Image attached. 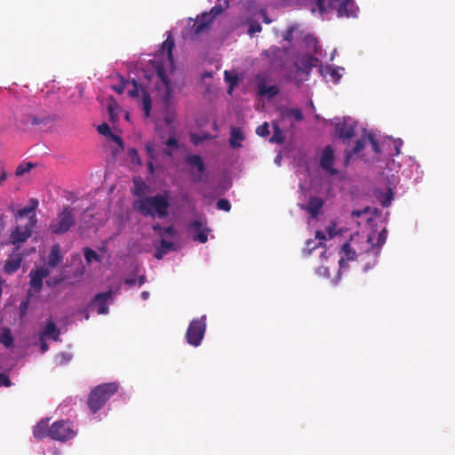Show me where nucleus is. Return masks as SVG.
<instances>
[{
	"label": "nucleus",
	"mask_w": 455,
	"mask_h": 455,
	"mask_svg": "<svg viewBox=\"0 0 455 455\" xmlns=\"http://www.w3.org/2000/svg\"><path fill=\"white\" fill-rule=\"evenodd\" d=\"M22 262V255L19 252V247L15 248L9 259L4 262L3 270L7 275H12L19 270Z\"/></svg>",
	"instance_id": "obj_22"
},
{
	"label": "nucleus",
	"mask_w": 455,
	"mask_h": 455,
	"mask_svg": "<svg viewBox=\"0 0 455 455\" xmlns=\"http://www.w3.org/2000/svg\"><path fill=\"white\" fill-rule=\"evenodd\" d=\"M146 281H147V279L144 275H140L139 278L137 279L138 286L139 287L142 286L146 283Z\"/></svg>",
	"instance_id": "obj_58"
},
{
	"label": "nucleus",
	"mask_w": 455,
	"mask_h": 455,
	"mask_svg": "<svg viewBox=\"0 0 455 455\" xmlns=\"http://www.w3.org/2000/svg\"><path fill=\"white\" fill-rule=\"evenodd\" d=\"M165 254L167 253L164 252L163 249L159 246L155 252V258L157 259H161Z\"/></svg>",
	"instance_id": "obj_56"
},
{
	"label": "nucleus",
	"mask_w": 455,
	"mask_h": 455,
	"mask_svg": "<svg viewBox=\"0 0 455 455\" xmlns=\"http://www.w3.org/2000/svg\"><path fill=\"white\" fill-rule=\"evenodd\" d=\"M377 264V260L374 259L372 264L367 263L363 267V271L367 272L369 269L372 268Z\"/></svg>",
	"instance_id": "obj_60"
},
{
	"label": "nucleus",
	"mask_w": 455,
	"mask_h": 455,
	"mask_svg": "<svg viewBox=\"0 0 455 455\" xmlns=\"http://www.w3.org/2000/svg\"><path fill=\"white\" fill-rule=\"evenodd\" d=\"M148 190V185L143 181L134 180L133 195L136 196H144Z\"/></svg>",
	"instance_id": "obj_39"
},
{
	"label": "nucleus",
	"mask_w": 455,
	"mask_h": 455,
	"mask_svg": "<svg viewBox=\"0 0 455 455\" xmlns=\"http://www.w3.org/2000/svg\"><path fill=\"white\" fill-rule=\"evenodd\" d=\"M393 180L388 182V188L387 190H383L381 188H376L374 190L375 198L380 203V204L387 208L389 207L392 204L394 198V193L392 187L395 186L396 180L393 176Z\"/></svg>",
	"instance_id": "obj_20"
},
{
	"label": "nucleus",
	"mask_w": 455,
	"mask_h": 455,
	"mask_svg": "<svg viewBox=\"0 0 455 455\" xmlns=\"http://www.w3.org/2000/svg\"><path fill=\"white\" fill-rule=\"evenodd\" d=\"M326 234L321 230L316 231L315 233V239L318 240V243H316L315 240L308 239L306 243V248L303 249V253L305 255H310L312 251H314L315 248L320 247L323 245V242L329 239H331L336 235V225L335 223H331V225H328L325 228Z\"/></svg>",
	"instance_id": "obj_13"
},
{
	"label": "nucleus",
	"mask_w": 455,
	"mask_h": 455,
	"mask_svg": "<svg viewBox=\"0 0 455 455\" xmlns=\"http://www.w3.org/2000/svg\"><path fill=\"white\" fill-rule=\"evenodd\" d=\"M323 204V201L317 196H311L307 204V205L304 204H299L301 209L306 210L311 218H316L318 215L320 210L322 209Z\"/></svg>",
	"instance_id": "obj_25"
},
{
	"label": "nucleus",
	"mask_w": 455,
	"mask_h": 455,
	"mask_svg": "<svg viewBox=\"0 0 455 455\" xmlns=\"http://www.w3.org/2000/svg\"><path fill=\"white\" fill-rule=\"evenodd\" d=\"M149 292L147 291H144L140 293V298L143 299V300H147L148 298H149Z\"/></svg>",
	"instance_id": "obj_63"
},
{
	"label": "nucleus",
	"mask_w": 455,
	"mask_h": 455,
	"mask_svg": "<svg viewBox=\"0 0 455 455\" xmlns=\"http://www.w3.org/2000/svg\"><path fill=\"white\" fill-rule=\"evenodd\" d=\"M146 149H147L148 156L150 158H154V156H153V152H154L153 146L150 145V144H148V145H146Z\"/></svg>",
	"instance_id": "obj_59"
},
{
	"label": "nucleus",
	"mask_w": 455,
	"mask_h": 455,
	"mask_svg": "<svg viewBox=\"0 0 455 455\" xmlns=\"http://www.w3.org/2000/svg\"><path fill=\"white\" fill-rule=\"evenodd\" d=\"M5 179H6V173H5V172H4V171H3V172H2V173L0 174V184H1L4 180H5Z\"/></svg>",
	"instance_id": "obj_64"
},
{
	"label": "nucleus",
	"mask_w": 455,
	"mask_h": 455,
	"mask_svg": "<svg viewBox=\"0 0 455 455\" xmlns=\"http://www.w3.org/2000/svg\"><path fill=\"white\" fill-rule=\"evenodd\" d=\"M334 150L331 146L328 145L323 148L320 156V166L330 175H337L339 171L333 167Z\"/></svg>",
	"instance_id": "obj_18"
},
{
	"label": "nucleus",
	"mask_w": 455,
	"mask_h": 455,
	"mask_svg": "<svg viewBox=\"0 0 455 455\" xmlns=\"http://www.w3.org/2000/svg\"><path fill=\"white\" fill-rule=\"evenodd\" d=\"M164 227L161 226L159 223H156L152 226V229L154 232L157 233L161 235V233H163Z\"/></svg>",
	"instance_id": "obj_55"
},
{
	"label": "nucleus",
	"mask_w": 455,
	"mask_h": 455,
	"mask_svg": "<svg viewBox=\"0 0 455 455\" xmlns=\"http://www.w3.org/2000/svg\"><path fill=\"white\" fill-rule=\"evenodd\" d=\"M176 235L177 231L172 226L164 227L163 233H161V236L174 237Z\"/></svg>",
	"instance_id": "obj_48"
},
{
	"label": "nucleus",
	"mask_w": 455,
	"mask_h": 455,
	"mask_svg": "<svg viewBox=\"0 0 455 455\" xmlns=\"http://www.w3.org/2000/svg\"><path fill=\"white\" fill-rule=\"evenodd\" d=\"M281 114L283 117H293L297 122L303 119L302 111L299 108H285L282 109Z\"/></svg>",
	"instance_id": "obj_34"
},
{
	"label": "nucleus",
	"mask_w": 455,
	"mask_h": 455,
	"mask_svg": "<svg viewBox=\"0 0 455 455\" xmlns=\"http://www.w3.org/2000/svg\"><path fill=\"white\" fill-rule=\"evenodd\" d=\"M339 254H340V259L339 260V275H338L337 278L332 280V283L335 285L338 283L339 279L340 278V276H339L340 272L343 269H346L347 267V264L346 261L354 260L356 258V252L355 250H353L351 248L349 242H346L342 244L340 251H339Z\"/></svg>",
	"instance_id": "obj_17"
},
{
	"label": "nucleus",
	"mask_w": 455,
	"mask_h": 455,
	"mask_svg": "<svg viewBox=\"0 0 455 455\" xmlns=\"http://www.w3.org/2000/svg\"><path fill=\"white\" fill-rule=\"evenodd\" d=\"M124 283L128 286H133L137 283V278L135 275H130L124 280Z\"/></svg>",
	"instance_id": "obj_53"
},
{
	"label": "nucleus",
	"mask_w": 455,
	"mask_h": 455,
	"mask_svg": "<svg viewBox=\"0 0 455 455\" xmlns=\"http://www.w3.org/2000/svg\"><path fill=\"white\" fill-rule=\"evenodd\" d=\"M256 133L259 137H267L269 135V125L267 122L258 126L256 129Z\"/></svg>",
	"instance_id": "obj_45"
},
{
	"label": "nucleus",
	"mask_w": 455,
	"mask_h": 455,
	"mask_svg": "<svg viewBox=\"0 0 455 455\" xmlns=\"http://www.w3.org/2000/svg\"><path fill=\"white\" fill-rule=\"evenodd\" d=\"M368 211H370V207H365L363 211L354 210L352 212V216L358 218L361 217L363 214L366 213Z\"/></svg>",
	"instance_id": "obj_54"
},
{
	"label": "nucleus",
	"mask_w": 455,
	"mask_h": 455,
	"mask_svg": "<svg viewBox=\"0 0 455 455\" xmlns=\"http://www.w3.org/2000/svg\"><path fill=\"white\" fill-rule=\"evenodd\" d=\"M191 141L193 142L194 145H198L202 141V140L196 135L193 134L191 136Z\"/></svg>",
	"instance_id": "obj_61"
},
{
	"label": "nucleus",
	"mask_w": 455,
	"mask_h": 455,
	"mask_svg": "<svg viewBox=\"0 0 455 455\" xmlns=\"http://www.w3.org/2000/svg\"><path fill=\"white\" fill-rule=\"evenodd\" d=\"M224 79L230 85L229 92L233 90V88L238 84V77L236 75L231 74L229 71L226 70L224 72Z\"/></svg>",
	"instance_id": "obj_42"
},
{
	"label": "nucleus",
	"mask_w": 455,
	"mask_h": 455,
	"mask_svg": "<svg viewBox=\"0 0 455 455\" xmlns=\"http://www.w3.org/2000/svg\"><path fill=\"white\" fill-rule=\"evenodd\" d=\"M282 160H283V157H282L281 154H278V155L275 157L274 162H275V164L276 165L280 166V165H281V164H282Z\"/></svg>",
	"instance_id": "obj_62"
},
{
	"label": "nucleus",
	"mask_w": 455,
	"mask_h": 455,
	"mask_svg": "<svg viewBox=\"0 0 455 455\" xmlns=\"http://www.w3.org/2000/svg\"><path fill=\"white\" fill-rule=\"evenodd\" d=\"M50 418L42 419L33 428V435L36 439H44L50 437V427H49Z\"/></svg>",
	"instance_id": "obj_28"
},
{
	"label": "nucleus",
	"mask_w": 455,
	"mask_h": 455,
	"mask_svg": "<svg viewBox=\"0 0 455 455\" xmlns=\"http://www.w3.org/2000/svg\"><path fill=\"white\" fill-rule=\"evenodd\" d=\"M60 331L59 328L56 326V324L53 323L52 319H50L46 323L44 330L39 333L40 336L44 338H50L54 341H60Z\"/></svg>",
	"instance_id": "obj_29"
},
{
	"label": "nucleus",
	"mask_w": 455,
	"mask_h": 455,
	"mask_svg": "<svg viewBox=\"0 0 455 455\" xmlns=\"http://www.w3.org/2000/svg\"><path fill=\"white\" fill-rule=\"evenodd\" d=\"M174 47V41L171 35L168 36L166 40L162 44V50L158 55L149 60L151 66L150 70L141 69L139 71L137 77L132 79H126L123 76H119L120 84L114 85L113 89L117 93L121 94L132 84V88L127 91V93L131 97H138L140 92L142 93V108L146 117H148L151 111V99L148 92L150 89V84L153 78L156 76L165 88H169L171 80L164 68V62L167 61L170 64H173L172 49Z\"/></svg>",
	"instance_id": "obj_1"
},
{
	"label": "nucleus",
	"mask_w": 455,
	"mask_h": 455,
	"mask_svg": "<svg viewBox=\"0 0 455 455\" xmlns=\"http://www.w3.org/2000/svg\"><path fill=\"white\" fill-rule=\"evenodd\" d=\"M165 144L172 150L178 149L179 147H180L177 139L175 137H173V136L168 138V140H166Z\"/></svg>",
	"instance_id": "obj_47"
},
{
	"label": "nucleus",
	"mask_w": 455,
	"mask_h": 455,
	"mask_svg": "<svg viewBox=\"0 0 455 455\" xmlns=\"http://www.w3.org/2000/svg\"><path fill=\"white\" fill-rule=\"evenodd\" d=\"M37 222L36 218L30 217L24 226H17L11 233L10 238L13 244L26 242L32 234L33 228Z\"/></svg>",
	"instance_id": "obj_14"
},
{
	"label": "nucleus",
	"mask_w": 455,
	"mask_h": 455,
	"mask_svg": "<svg viewBox=\"0 0 455 455\" xmlns=\"http://www.w3.org/2000/svg\"><path fill=\"white\" fill-rule=\"evenodd\" d=\"M316 274L320 276H323V277H326V278H329L330 277V270L327 267H319L317 269H316Z\"/></svg>",
	"instance_id": "obj_50"
},
{
	"label": "nucleus",
	"mask_w": 455,
	"mask_h": 455,
	"mask_svg": "<svg viewBox=\"0 0 455 455\" xmlns=\"http://www.w3.org/2000/svg\"><path fill=\"white\" fill-rule=\"evenodd\" d=\"M76 435L67 420L55 421L50 427V437L53 440L67 442Z\"/></svg>",
	"instance_id": "obj_12"
},
{
	"label": "nucleus",
	"mask_w": 455,
	"mask_h": 455,
	"mask_svg": "<svg viewBox=\"0 0 455 455\" xmlns=\"http://www.w3.org/2000/svg\"><path fill=\"white\" fill-rule=\"evenodd\" d=\"M368 243H371V250L367 251V253L372 252L377 258L380 253V248L385 244L387 241V230L383 228L375 237V234H371L368 235L367 239Z\"/></svg>",
	"instance_id": "obj_21"
},
{
	"label": "nucleus",
	"mask_w": 455,
	"mask_h": 455,
	"mask_svg": "<svg viewBox=\"0 0 455 455\" xmlns=\"http://www.w3.org/2000/svg\"><path fill=\"white\" fill-rule=\"evenodd\" d=\"M408 165L410 169H403L402 174L410 180H413L415 183L419 182L422 175L419 164H417L414 159L410 158Z\"/></svg>",
	"instance_id": "obj_26"
},
{
	"label": "nucleus",
	"mask_w": 455,
	"mask_h": 455,
	"mask_svg": "<svg viewBox=\"0 0 455 455\" xmlns=\"http://www.w3.org/2000/svg\"><path fill=\"white\" fill-rule=\"evenodd\" d=\"M315 2L312 6V12L318 14L324 19V15L335 11L339 18H356L359 12V7L355 0H310Z\"/></svg>",
	"instance_id": "obj_2"
},
{
	"label": "nucleus",
	"mask_w": 455,
	"mask_h": 455,
	"mask_svg": "<svg viewBox=\"0 0 455 455\" xmlns=\"http://www.w3.org/2000/svg\"><path fill=\"white\" fill-rule=\"evenodd\" d=\"M245 137L239 127H232L230 131L229 144L234 149L242 148L241 141L244 140Z\"/></svg>",
	"instance_id": "obj_31"
},
{
	"label": "nucleus",
	"mask_w": 455,
	"mask_h": 455,
	"mask_svg": "<svg viewBox=\"0 0 455 455\" xmlns=\"http://www.w3.org/2000/svg\"><path fill=\"white\" fill-rule=\"evenodd\" d=\"M206 220L197 219L188 224V231L192 234L193 240L201 243L208 241L211 229L206 225Z\"/></svg>",
	"instance_id": "obj_15"
},
{
	"label": "nucleus",
	"mask_w": 455,
	"mask_h": 455,
	"mask_svg": "<svg viewBox=\"0 0 455 455\" xmlns=\"http://www.w3.org/2000/svg\"><path fill=\"white\" fill-rule=\"evenodd\" d=\"M134 207L144 216H157L159 219H164L168 216L170 203L166 194H157L137 199Z\"/></svg>",
	"instance_id": "obj_3"
},
{
	"label": "nucleus",
	"mask_w": 455,
	"mask_h": 455,
	"mask_svg": "<svg viewBox=\"0 0 455 455\" xmlns=\"http://www.w3.org/2000/svg\"><path fill=\"white\" fill-rule=\"evenodd\" d=\"M97 130H98L99 133H100L101 135H104L106 137H111L113 139V140L116 142H118V143L122 142V140L119 136L114 135L112 133L110 126L108 124L103 123V124H100L98 126Z\"/></svg>",
	"instance_id": "obj_35"
},
{
	"label": "nucleus",
	"mask_w": 455,
	"mask_h": 455,
	"mask_svg": "<svg viewBox=\"0 0 455 455\" xmlns=\"http://www.w3.org/2000/svg\"><path fill=\"white\" fill-rule=\"evenodd\" d=\"M257 91L261 97H268L269 99L275 97L280 90L277 85H267V78L260 76H257Z\"/></svg>",
	"instance_id": "obj_23"
},
{
	"label": "nucleus",
	"mask_w": 455,
	"mask_h": 455,
	"mask_svg": "<svg viewBox=\"0 0 455 455\" xmlns=\"http://www.w3.org/2000/svg\"><path fill=\"white\" fill-rule=\"evenodd\" d=\"M185 164L196 169L198 172L196 177L197 180H200L206 172V166L204 164V159L199 155H188L185 157Z\"/></svg>",
	"instance_id": "obj_24"
},
{
	"label": "nucleus",
	"mask_w": 455,
	"mask_h": 455,
	"mask_svg": "<svg viewBox=\"0 0 455 455\" xmlns=\"http://www.w3.org/2000/svg\"><path fill=\"white\" fill-rule=\"evenodd\" d=\"M319 58L308 53H299L295 56L294 68L296 69L295 80L298 83L307 81L312 69L317 67Z\"/></svg>",
	"instance_id": "obj_6"
},
{
	"label": "nucleus",
	"mask_w": 455,
	"mask_h": 455,
	"mask_svg": "<svg viewBox=\"0 0 455 455\" xmlns=\"http://www.w3.org/2000/svg\"><path fill=\"white\" fill-rule=\"evenodd\" d=\"M51 270L45 266L36 267L29 273V285L36 291H40L43 288V280L49 276Z\"/></svg>",
	"instance_id": "obj_16"
},
{
	"label": "nucleus",
	"mask_w": 455,
	"mask_h": 455,
	"mask_svg": "<svg viewBox=\"0 0 455 455\" xmlns=\"http://www.w3.org/2000/svg\"><path fill=\"white\" fill-rule=\"evenodd\" d=\"M118 385L116 382L104 383L95 387L88 397V407L92 414L99 411L107 401L117 392Z\"/></svg>",
	"instance_id": "obj_4"
},
{
	"label": "nucleus",
	"mask_w": 455,
	"mask_h": 455,
	"mask_svg": "<svg viewBox=\"0 0 455 455\" xmlns=\"http://www.w3.org/2000/svg\"><path fill=\"white\" fill-rule=\"evenodd\" d=\"M331 124L339 138L344 141L352 139L355 134L356 122L349 116L336 117Z\"/></svg>",
	"instance_id": "obj_10"
},
{
	"label": "nucleus",
	"mask_w": 455,
	"mask_h": 455,
	"mask_svg": "<svg viewBox=\"0 0 455 455\" xmlns=\"http://www.w3.org/2000/svg\"><path fill=\"white\" fill-rule=\"evenodd\" d=\"M273 127H274V132H273V135L270 138L269 141L272 143L279 144V145L283 144L284 142V135H283V131L275 124H273Z\"/></svg>",
	"instance_id": "obj_37"
},
{
	"label": "nucleus",
	"mask_w": 455,
	"mask_h": 455,
	"mask_svg": "<svg viewBox=\"0 0 455 455\" xmlns=\"http://www.w3.org/2000/svg\"><path fill=\"white\" fill-rule=\"evenodd\" d=\"M206 332V315L199 318H194L190 321L185 334V339L188 344L197 347L202 344Z\"/></svg>",
	"instance_id": "obj_9"
},
{
	"label": "nucleus",
	"mask_w": 455,
	"mask_h": 455,
	"mask_svg": "<svg viewBox=\"0 0 455 455\" xmlns=\"http://www.w3.org/2000/svg\"><path fill=\"white\" fill-rule=\"evenodd\" d=\"M393 143H394V149H395V153L393 155L398 156L401 152V148H402L403 142L401 139H397V140H394Z\"/></svg>",
	"instance_id": "obj_51"
},
{
	"label": "nucleus",
	"mask_w": 455,
	"mask_h": 455,
	"mask_svg": "<svg viewBox=\"0 0 455 455\" xmlns=\"http://www.w3.org/2000/svg\"><path fill=\"white\" fill-rule=\"evenodd\" d=\"M18 122L23 127H31L44 124V119L34 116L32 115H23L20 118L18 119Z\"/></svg>",
	"instance_id": "obj_33"
},
{
	"label": "nucleus",
	"mask_w": 455,
	"mask_h": 455,
	"mask_svg": "<svg viewBox=\"0 0 455 455\" xmlns=\"http://www.w3.org/2000/svg\"><path fill=\"white\" fill-rule=\"evenodd\" d=\"M62 260L63 255L60 244H53L47 258L46 267L51 270V268L56 267Z\"/></svg>",
	"instance_id": "obj_27"
},
{
	"label": "nucleus",
	"mask_w": 455,
	"mask_h": 455,
	"mask_svg": "<svg viewBox=\"0 0 455 455\" xmlns=\"http://www.w3.org/2000/svg\"><path fill=\"white\" fill-rule=\"evenodd\" d=\"M33 164L30 162L20 164L16 169V175L22 176L25 173L28 172L33 168Z\"/></svg>",
	"instance_id": "obj_43"
},
{
	"label": "nucleus",
	"mask_w": 455,
	"mask_h": 455,
	"mask_svg": "<svg viewBox=\"0 0 455 455\" xmlns=\"http://www.w3.org/2000/svg\"><path fill=\"white\" fill-rule=\"evenodd\" d=\"M160 247L163 249L164 252L168 253L170 251H177L180 248V245L174 242L162 239L160 242Z\"/></svg>",
	"instance_id": "obj_40"
},
{
	"label": "nucleus",
	"mask_w": 455,
	"mask_h": 455,
	"mask_svg": "<svg viewBox=\"0 0 455 455\" xmlns=\"http://www.w3.org/2000/svg\"><path fill=\"white\" fill-rule=\"evenodd\" d=\"M118 290V288L116 290L109 289L107 291L97 293L90 302L89 307L96 310L99 315H107L108 305L114 301V297Z\"/></svg>",
	"instance_id": "obj_11"
},
{
	"label": "nucleus",
	"mask_w": 455,
	"mask_h": 455,
	"mask_svg": "<svg viewBox=\"0 0 455 455\" xmlns=\"http://www.w3.org/2000/svg\"><path fill=\"white\" fill-rule=\"evenodd\" d=\"M369 141L372 150L376 154H379L382 152L378 140L376 139L375 133L370 132L366 134L365 137H362L355 141V144L353 148L346 149L344 152V165L347 166L352 160L355 158H360L362 156V152L365 148L366 142Z\"/></svg>",
	"instance_id": "obj_5"
},
{
	"label": "nucleus",
	"mask_w": 455,
	"mask_h": 455,
	"mask_svg": "<svg viewBox=\"0 0 455 455\" xmlns=\"http://www.w3.org/2000/svg\"><path fill=\"white\" fill-rule=\"evenodd\" d=\"M76 224L73 210L69 207H64L54 218L50 225L49 230L54 235H63L67 233Z\"/></svg>",
	"instance_id": "obj_8"
},
{
	"label": "nucleus",
	"mask_w": 455,
	"mask_h": 455,
	"mask_svg": "<svg viewBox=\"0 0 455 455\" xmlns=\"http://www.w3.org/2000/svg\"><path fill=\"white\" fill-rule=\"evenodd\" d=\"M129 155L132 158L133 161H134V157L136 156L137 159H138V163H140L139 155H138V152H137V150L135 148L130 149Z\"/></svg>",
	"instance_id": "obj_57"
},
{
	"label": "nucleus",
	"mask_w": 455,
	"mask_h": 455,
	"mask_svg": "<svg viewBox=\"0 0 455 455\" xmlns=\"http://www.w3.org/2000/svg\"><path fill=\"white\" fill-rule=\"evenodd\" d=\"M344 70H345L344 68L339 67V66L329 65V64H326V65L320 64L319 65L320 75L323 77L330 76L331 81L335 84L339 83V81L343 76L342 72Z\"/></svg>",
	"instance_id": "obj_19"
},
{
	"label": "nucleus",
	"mask_w": 455,
	"mask_h": 455,
	"mask_svg": "<svg viewBox=\"0 0 455 455\" xmlns=\"http://www.w3.org/2000/svg\"><path fill=\"white\" fill-rule=\"evenodd\" d=\"M38 204H39V202L37 199H36V198L29 199L28 205L20 209L17 212V216L19 218H23V217H27V216L28 217V219L30 217L36 218V210L37 209Z\"/></svg>",
	"instance_id": "obj_30"
},
{
	"label": "nucleus",
	"mask_w": 455,
	"mask_h": 455,
	"mask_svg": "<svg viewBox=\"0 0 455 455\" xmlns=\"http://www.w3.org/2000/svg\"><path fill=\"white\" fill-rule=\"evenodd\" d=\"M84 256L88 264H91L92 261L100 262L101 260L100 256L94 250L88 247L84 249Z\"/></svg>",
	"instance_id": "obj_38"
},
{
	"label": "nucleus",
	"mask_w": 455,
	"mask_h": 455,
	"mask_svg": "<svg viewBox=\"0 0 455 455\" xmlns=\"http://www.w3.org/2000/svg\"><path fill=\"white\" fill-rule=\"evenodd\" d=\"M12 382L9 377L4 373H0V387H11Z\"/></svg>",
	"instance_id": "obj_49"
},
{
	"label": "nucleus",
	"mask_w": 455,
	"mask_h": 455,
	"mask_svg": "<svg viewBox=\"0 0 455 455\" xmlns=\"http://www.w3.org/2000/svg\"><path fill=\"white\" fill-rule=\"evenodd\" d=\"M229 5V1L225 0L223 3L215 4L209 12L202 13L200 19L193 20L192 29L196 36L208 30L212 20L221 14ZM192 20V19H190Z\"/></svg>",
	"instance_id": "obj_7"
},
{
	"label": "nucleus",
	"mask_w": 455,
	"mask_h": 455,
	"mask_svg": "<svg viewBox=\"0 0 455 455\" xmlns=\"http://www.w3.org/2000/svg\"><path fill=\"white\" fill-rule=\"evenodd\" d=\"M216 207L219 210L229 212L231 209V204L228 199L221 198L217 202Z\"/></svg>",
	"instance_id": "obj_44"
},
{
	"label": "nucleus",
	"mask_w": 455,
	"mask_h": 455,
	"mask_svg": "<svg viewBox=\"0 0 455 455\" xmlns=\"http://www.w3.org/2000/svg\"><path fill=\"white\" fill-rule=\"evenodd\" d=\"M72 354L68 352H61L56 355L55 361L58 365H65L72 360Z\"/></svg>",
	"instance_id": "obj_41"
},
{
	"label": "nucleus",
	"mask_w": 455,
	"mask_h": 455,
	"mask_svg": "<svg viewBox=\"0 0 455 455\" xmlns=\"http://www.w3.org/2000/svg\"><path fill=\"white\" fill-rule=\"evenodd\" d=\"M39 343L42 354L45 353L49 349V346L45 341V338L39 335Z\"/></svg>",
	"instance_id": "obj_52"
},
{
	"label": "nucleus",
	"mask_w": 455,
	"mask_h": 455,
	"mask_svg": "<svg viewBox=\"0 0 455 455\" xmlns=\"http://www.w3.org/2000/svg\"><path fill=\"white\" fill-rule=\"evenodd\" d=\"M304 44L306 45V48L308 51H311L313 53H315V55H318V57H320V58L323 57L319 43L314 36H312V35L305 36Z\"/></svg>",
	"instance_id": "obj_32"
},
{
	"label": "nucleus",
	"mask_w": 455,
	"mask_h": 455,
	"mask_svg": "<svg viewBox=\"0 0 455 455\" xmlns=\"http://www.w3.org/2000/svg\"><path fill=\"white\" fill-rule=\"evenodd\" d=\"M262 29L261 25L258 22H251L249 25L248 33L250 36H253L257 32H260Z\"/></svg>",
	"instance_id": "obj_46"
},
{
	"label": "nucleus",
	"mask_w": 455,
	"mask_h": 455,
	"mask_svg": "<svg viewBox=\"0 0 455 455\" xmlns=\"http://www.w3.org/2000/svg\"><path fill=\"white\" fill-rule=\"evenodd\" d=\"M0 343L5 347L10 348L13 346V337L10 329L5 328L0 334Z\"/></svg>",
	"instance_id": "obj_36"
}]
</instances>
